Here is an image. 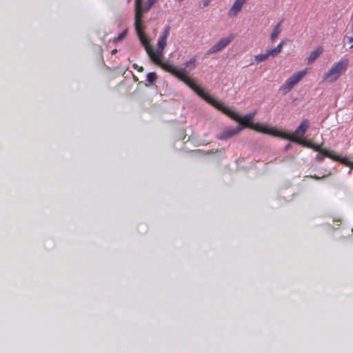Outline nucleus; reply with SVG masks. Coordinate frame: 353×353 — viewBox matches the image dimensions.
<instances>
[{
    "instance_id": "obj_1",
    "label": "nucleus",
    "mask_w": 353,
    "mask_h": 353,
    "mask_svg": "<svg viewBox=\"0 0 353 353\" xmlns=\"http://www.w3.org/2000/svg\"><path fill=\"white\" fill-rule=\"evenodd\" d=\"M154 2V1H136L134 28L139 39L144 46L147 54L154 63L160 66L165 71L170 73L172 75L183 81L192 90L195 91L199 86L186 75V72L184 69H178L174 65L163 61L161 59L165 47L167 44V39L170 35V26H167L164 28L162 34L158 39L157 49L156 51L153 50L152 46L150 45V40L145 34V26L142 22V17L143 14L151 8Z\"/></svg>"
},
{
    "instance_id": "obj_2",
    "label": "nucleus",
    "mask_w": 353,
    "mask_h": 353,
    "mask_svg": "<svg viewBox=\"0 0 353 353\" xmlns=\"http://www.w3.org/2000/svg\"><path fill=\"white\" fill-rule=\"evenodd\" d=\"M194 92L214 108L221 111L223 114L232 119L238 121L240 124L239 126H241L242 130L244 128H249L252 130L265 134H270L278 137H280L281 131H279L275 128H270L258 123H252V120L253 119L255 113H250L245 115L244 117H241L236 112L230 110L229 108L225 106L222 102L214 99L211 95L205 93L204 90L200 87H199Z\"/></svg>"
},
{
    "instance_id": "obj_3",
    "label": "nucleus",
    "mask_w": 353,
    "mask_h": 353,
    "mask_svg": "<svg viewBox=\"0 0 353 353\" xmlns=\"http://www.w3.org/2000/svg\"><path fill=\"white\" fill-rule=\"evenodd\" d=\"M282 139L290 140L292 142L301 144L307 148L314 150L316 152H319L321 154H323V156L330 158L332 160L338 159V154H335L333 151L328 150L325 148H322L321 144L314 143L311 141H305L301 139L294 136H290L288 133L281 131L280 137Z\"/></svg>"
},
{
    "instance_id": "obj_4",
    "label": "nucleus",
    "mask_w": 353,
    "mask_h": 353,
    "mask_svg": "<svg viewBox=\"0 0 353 353\" xmlns=\"http://www.w3.org/2000/svg\"><path fill=\"white\" fill-rule=\"evenodd\" d=\"M349 59L343 58L334 63L332 66L323 76V81L334 83L344 74L348 67Z\"/></svg>"
},
{
    "instance_id": "obj_5",
    "label": "nucleus",
    "mask_w": 353,
    "mask_h": 353,
    "mask_svg": "<svg viewBox=\"0 0 353 353\" xmlns=\"http://www.w3.org/2000/svg\"><path fill=\"white\" fill-rule=\"evenodd\" d=\"M307 70L305 69L294 74L289 77L285 82L280 87L279 91L285 95L290 92L292 89L307 74Z\"/></svg>"
},
{
    "instance_id": "obj_6",
    "label": "nucleus",
    "mask_w": 353,
    "mask_h": 353,
    "mask_svg": "<svg viewBox=\"0 0 353 353\" xmlns=\"http://www.w3.org/2000/svg\"><path fill=\"white\" fill-rule=\"evenodd\" d=\"M235 38L234 34H230L227 37L221 38L216 43L213 45L207 52L208 54H215L223 50Z\"/></svg>"
},
{
    "instance_id": "obj_7",
    "label": "nucleus",
    "mask_w": 353,
    "mask_h": 353,
    "mask_svg": "<svg viewBox=\"0 0 353 353\" xmlns=\"http://www.w3.org/2000/svg\"><path fill=\"white\" fill-rule=\"evenodd\" d=\"M310 122L307 119L303 120L299 125L296 128L293 134H290V136H294L301 139L305 134L306 131L309 128Z\"/></svg>"
},
{
    "instance_id": "obj_8",
    "label": "nucleus",
    "mask_w": 353,
    "mask_h": 353,
    "mask_svg": "<svg viewBox=\"0 0 353 353\" xmlns=\"http://www.w3.org/2000/svg\"><path fill=\"white\" fill-rule=\"evenodd\" d=\"M242 130L241 126H237L236 128H231L226 129L223 132H221L219 137L220 139H230L237 134H239Z\"/></svg>"
},
{
    "instance_id": "obj_9",
    "label": "nucleus",
    "mask_w": 353,
    "mask_h": 353,
    "mask_svg": "<svg viewBox=\"0 0 353 353\" xmlns=\"http://www.w3.org/2000/svg\"><path fill=\"white\" fill-rule=\"evenodd\" d=\"M244 1H234L233 6L228 11V15L230 17H234L237 15L241 10Z\"/></svg>"
},
{
    "instance_id": "obj_10",
    "label": "nucleus",
    "mask_w": 353,
    "mask_h": 353,
    "mask_svg": "<svg viewBox=\"0 0 353 353\" xmlns=\"http://www.w3.org/2000/svg\"><path fill=\"white\" fill-rule=\"evenodd\" d=\"M323 49L321 47L317 48L316 50L312 51L307 59V63L310 64L314 62L318 57L323 53Z\"/></svg>"
},
{
    "instance_id": "obj_11",
    "label": "nucleus",
    "mask_w": 353,
    "mask_h": 353,
    "mask_svg": "<svg viewBox=\"0 0 353 353\" xmlns=\"http://www.w3.org/2000/svg\"><path fill=\"white\" fill-rule=\"evenodd\" d=\"M196 58L195 57H192L190 59H189L188 61H185L184 63V70H185L186 72V75L188 77V71H191L193 69H194L196 68Z\"/></svg>"
},
{
    "instance_id": "obj_12",
    "label": "nucleus",
    "mask_w": 353,
    "mask_h": 353,
    "mask_svg": "<svg viewBox=\"0 0 353 353\" xmlns=\"http://www.w3.org/2000/svg\"><path fill=\"white\" fill-rule=\"evenodd\" d=\"M270 57H271V54L269 50H268L265 53L255 55L254 61L255 63L258 64L259 63L266 61Z\"/></svg>"
},
{
    "instance_id": "obj_13",
    "label": "nucleus",
    "mask_w": 353,
    "mask_h": 353,
    "mask_svg": "<svg viewBox=\"0 0 353 353\" xmlns=\"http://www.w3.org/2000/svg\"><path fill=\"white\" fill-rule=\"evenodd\" d=\"M281 23L282 21H279L273 29V31L270 36V39L272 42L278 37V36L281 32Z\"/></svg>"
},
{
    "instance_id": "obj_14",
    "label": "nucleus",
    "mask_w": 353,
    "mask_h": 353,
    "mask_svg": "<svg viewBox=\"0 0 353 353\" xmlns=\"http://www.w3.org/2000/svg\"><path fill=\"white\" fill-rule=\"evenodd\" d=\"M285 43V41L283 40H282L278 45L277 46H276L275 48H274L273 49H270V50H268L270 54H271V57H276L282 50V48L283 46Z\"/></svg>"
},
{
    "instance_id": "obj_15",
    "label": "nucleus",
    "mask_w": 353,
    "mask_h": 353,
    "mask_svg": "<svg viewBox=\"0 0 353 353\" xmlns=\"http://www.w3.org/2000/svg\"><path fill=\"white\" fill-rule=\"evenodd\" d=\"M338 159H336L335 161H339L343 165L346 166L350 167L352 169H353V161L348 160L345 157H342L340 155H338Z\"/></svg>"
},
{
    "instance_id": "obj_16",
    "label": "nucleus",
    "mask_w": 353,
    "mask_h": 353,
    "mask_svg": "<svg viewBox=\"0 0 353 353\" xmlns=\"http://www.w3.org/2000/svg\"><path fill=\"white\" fill-rule=\"evenodd\" d=\"M157 79V75L155 72H149L147 74V81L150 84H154V82L156 81Z\"/></svg>"
},
{
    "instance_id": "obj_17",
    "label": "nucleus",
    "mask_w": 353,
    "mask_h": 353,
    "mask_svg": "<svg viewBox=\"0 0 353 353\" xmlns=\"http://www.w3.org/2000/svg\"><path fill=\"white\" fill-rule=\"evenodd\" d=\"M127 32L128 30H123L122 32H121L118 37H115L114 39V41L116 42H119V41H122L127 35Z\"/></svg>"
},
{
    "instance_id": "obj_18",
    "label": "nucleus",
    "mask_w": 353,
    "mask_h": 353,
    "mask_svg": "<svg viewBox=\"0 0 353 353\" xmlns=\"http://www.w3.org/2000/svg\"><path fill=\"white\" fill-rule=\"evenodd\" d=\"M132 66H133L134 69L137 70L139 72H142L143 71V66H139L136 63H134Z\"/></svg>"
},
{
    "instance_id": "obj_19",
    "label": "nucleus",
    "mask_w": 353,
    "mask_h": 353,
    "mask_svg": "<svg viewBox=\"0 0 353 353\" xmlns=\"http://www.w3.org/2000/svg\"><path fill=\"white\" fill-rule=\"evenodd\" d=\"M323 154H321L320 152H319V154H317L316 155V159L317 161H322L323 160Z\"/></svg>"
},
{
    "instance_id": "obj_20",
    "label": "nucleus",
    "mask_w": 353,
    "mask_h": 353,
    "mask_svg": "<svg viewBox=\"0 0 353 353\" xmlns=\"http://www.w3.org/2000/svg\"><path fill=\"white\" fill-rule=\"evenodd\" d=\"M310 177L312 178V179H316V180H319L321 179H323V178L325 177V176L324 175L322 177H319V176H317L316 175H314V176H310Z\"/></svg>"
},
{
    "instance_id": "obj_21",
    "label": "nucleus",
    "mask_w": 353,
    "mask_h": 353,
    "mask_svg": "<svg viewBox=\"0 0 353 353\" xmlns=\"http://www.w3.org/2000/svg\"><path fill=\"white\" fill-rule=\"evenodd\" d=\"M348 41H349L350 42H353V37H349V38H348Z\"/></svg>"
},
{
    "instance_id": "obj_22",
    "label": "nucleus",
    "mask_w": 353,
    "mask_h": 353,
    "mask_svg": "<svg viewBox=\"0 0 353 353\" xmlns=\"http://www.w3.org/2000/svg\"><path fill=\"white\" fill-rule=\"evenodd\" d=\"M133 79H134V81H138V78L136 77V76H133Z\"/></svg>"
},
{
    "instance_id": "obj_23",
    "label": "nucleus",
    "mask_w": 353,
    "mask_h": 353,
    "mask_svg": "<svg viewBox=\"0 0 353 353\" xmlns=\"http://www.w3.org/2000/svg\"><path fill=\"white\" fill-rule=\"evenodd\" d=\"M291 147V145L290 144H288L287 146H286V149H288Z\"/></svg>"
},
{
    "instance_id": "obj_24",
    "label": "nucleus",
    "mask_w": 353,
    "mask_h": 353,
    "mask_svg": "<svg viewBox=\"0 0 353 353\" xmlns=\"http://www.w3.org/2000/svg\"><path fill=\"white\" fill-rule=\"evenodd\" d=\"M208 5V1H205V2L204 3V6H207Z\"/></svg>"
},
{
    "instance_id": "obj_25",
    "label": "nucleus",
    "mask_w": 353,
    "mask_h": 353,
    "mask_svg": "<svg viewBox=\"0 0 353 353\" xmlns=\"http://www.w3.org/2000/svg\"><path fill=\"white\" fill-rule=\"evenodd\" d=\"M116 52H117V50H112V54H114V53H115Z\"/></svg>"
},
{
    "instance_id": "obj_26",
    "label": "nucleus",
    "mask_w": 353,
    "mask_h": 353,
    "mask_svg": "<svg viewBox=\"0 0 353 353\" xmlns=\"http://www.w3.org/2000/svg\"><path fill=\"white\" fill-rule=\"evenodd\" d=\"M353 48V44L351 46V48Z\"/></svg>"
}]
</instances>
